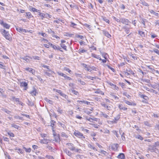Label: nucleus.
I'll return each mask as SVG.
<instances>
[{
    "label": "nucleus",
    "mask_w": 159,
    "mask_h": 159,
    "mask_svg": "<svg viewBox=\"0 0 159 159\" xmlns=\"http://www.w3.org/2000/svg\"><path fill=\"white\" fill-rule=\"evenodd\" d=\"M1 32L5 38L10 41L11 39V37L9 33V32L5 30H1Z\"/></svg>",
    "instance_id": "obj_1"
},
{
    "label": "nucleus",
    "mask_w": 159,
    "mask_h": 159,
    "mask_svg": "<svg viewBox=\"0 0 159 159\" xmlns=\"http://www.w3.org/2000/svg\"><path fill=\"white\" fill-rule=\"evenodd\" d=\"M157 149L155 145H149L148 149V150L151 152H154L157 153Z\"/></svg>",
    "instance_id": "obj_2"
},
{
    "label": "nucleus",
    "mask_w": 159,
    "mask_h": 159,
    "mask_svg": "<svg viewBox=\"0 0 159 159\" xmlns=\"http://www.w3.org/2000/svg\"><path fill=\"white\" fill-rule=\"evenodd\" d=\"M74 135L77 137L81 139H84L85 137L83 136V134L78 131H77L74 132Z\"/></svg>",
    "instance_id": "obj_3"
},
{
    "label": "nucleus",
    "mask_w": 159,
    "mask_h": 159,
    "mask_svg": "<svg viewBox=\"0 0 159 159\" xmlns=\"http://www.w3.org/2000/svg\"><path fill=\"white\" fill-rule=\"evenodd\" d=\"M0 24L6 29H9L10 28V25L6 23H4L2 20H0Z\"/></svg>",
    "instance_id": "obj_4"
},
{
    "label": "nucleus",
    "mask_w": 159,
    "mask_h": 159,
    "mask_svg": "<svg viewBox=\"0 0 159 159\" xmlns=\"http://www.w3.org/2000/svg\"><path fill=\"white\" fill-rule=\"evenodd\" d=\"M121 22L127 25H129V24L130 23L128 20L123 18H121Z\"/></svg>",
    "instance_id": "obj_5"
},
{
    "label": "nucleus",
    "mask_w": 159,
    "mask_h": 159,
    "mask_svg": "<svg viewBox=\"0 0 159 159\" xmlns=\"http://www.w3.org/2000/svg\"><path fill=\"white\" fill-rule=\"evenodd\" d=\"M66 145L68 146V148L71 151H73L75 150V147L74 146V144L71 143H67L66 144Z\"/></svg>",
    "instance_id": "obj_6"
},
{
    "label": "nucleus",
    "mask_w": 159,
    "mask_h": 159,
    "mask_svg": "<svg viewBox=\"0 0 159 159\" xmlns=\"http://www.w3.org/2000/svg\"><path fill=\"white\" fill-rule=\"evenodd\" d=\"M56 92L59 93L60 95L62 96L64 98L66 99H67L68 98V97L67 95H66L65 94L63 93L60 90H57Z\"/></svg>",
    "instance_id": "obj_7"
},
{
    "label": "nucleus",
    "mask_w": 159,
    "mask_h": 159,
    "mask_svg": "<svg viewBox=\"0 0 159 159\" xmlns=\"http://www.w3.org/2000/svg\"><path fill=\"white\" fill-rule=\"evenodd\" d=\"M51 140L49 139H42L40 140V143H41L48 144L50 142Z\"/></svg>",
    "instance_id": "obj_8"
},
{
    "label": "nucleus",
    "mask_w": 159,
    "mask_h": 159,
    "mask_svg": "<svg viewBox=\"0 0 159 159\" xmlns=\"http://www.w3.org/2000/svg\"><path fill=\"white\" fill-rule=\"evenodd\" d=\"M16 30L20 33H22L23 32L26 33L27 31L25 29H23L19 27H16Z\"/></svg>",
    "instance_id": "obj_9"
},
{
    "label": "nucleus",
    "mask_w": 159,
    "mask_h": 159,
    "mask_svg": "<svg viewBox=\"0 0 159 159\" xmlns=\"http://www.w3.org/2000/svg\"><path fill=\"white\" fill-rule=\"evenodd\" d=\"M20 86L25 87L24 89L26 90L28 89V83L25 82H22L20 83Z\"/></svg>",
    "instance_id": "obj_10"
},
{
    "label": "nucleus",
    "mask_w": 159,
    "mask_h": 159,
    "mask_svg": "<svg viewBox=\"0 0 159 159\" xmlns=\"http://www.w3.org/2000/svg\"><path fill=\"white\" fill-rule=\"evenodd\" d=\"M118 147V145L117 143H114L113 144L111 147V149L114 151L117 150Z\"/></svg>",
    "instance_id": "obj_11"
},
{
    "label": "nucleus",
    "mask_w": 159,
    "mask_h": 159,
    "mask_svg": "<svg viewBox=\"0 0 159 159\" xmlns=\"http://www.w3.org/2000/svg\"><path fill=\"white\" fill-rule=\"evenodd\" d=\"M81 65L82 66H83V67H84L85 68H86V70L87 71H90L89 70V68H90V66L89 65H87L86 64H85L82 63L81 64Z\"/></svg>",
    "instance_id": "obj_12"
},
{
    "label": "nucleus",
    "mask_w": 159,
    "mask_h": 159,
    "mask_svg": "<svg viewBox=\"0 0 159 159\" xmlns=\"http://www.w3.org/2000/svg\"><path fill=\"white\" fill-rule=\"evenodd\" d=\"M64 151L69 156H71L72 153L70 152L67 149L65 148L64 149Z\"/></svg>",
    "instance_id": "obj_13"
},
{
    "label": "nucleus",
    "mask_w": 159,
    "mask_h": 159,
    "mask_svg": "<svg viewBox=\"0 0 159 159\" xmlns=\"http://www.w3.org/2000/svg\"><path fill=\"white\" fill-rule=\"evenodd\" d=\"M79 102L80 103H84L87 105H89L90 102H89L84 101V100H78L77 101Z\"/></svg>",
    "instance_id": "obj_14"
},
{
    "label": "nucleus",
    "mask_w": 159,
    "mask_h": 159,
    "mask_svg": "<svg viewBox=\"0 0 159 159\" xmlns=\"http://www.w3.org/2000/svg\"><path fill=\"white\" fill-rule=\"evenodd\" d=\"M25 70L29 71L30 72L32 73V74L34 75L35 73V71L32 68H26L25 69Z\"/></svg>",
    "instance_id": "obj_15"
},
{
    "label": "nucleus",
    "mask_w": 159,
    "mask_h": 159,
    "mask_svg": "<svg viewBox=\"0 0 159 159\" xmlns=\"http://www.w3.org/2000/svg\"><path fill=\"white\" fill-rule=\"evenodd\" d=\"M54 139H53V141L56 142H57L59 141L60 138L59 135H56L54 134Z\"/></svg>",
    "instance_id": "obj_16"
},
{
    "label": "nucleus",
    "mask_w": 159,
    "mask_h": 159,
    "mask_svg": "<svg viewBox=\"0 0 159 159\" xmlns=\"http://www.w3.org/2000/svg\"><path fill=\"white\" fill-rule=\"evenodd\" d=\"M89 70L90 71H89L92 72V70L97 71L98 70V68L93 66H90Z\"/></svg>",
    "instance_id": "obj_17"
},
{
    "label": "nucleus",
    "mask_w": 159,
    "mask_h": 159,
    "mask_svg": "<svg viewBox=\"0 0 159 159\" xmlns=\"http://www.w3.org/2000/svg\"><path fill=\"white\" fill-rule=\"evenodd\" d=\"M149 11L151 14H153L154 15L156 16L157 17L159 16V14L155 12L153 10H150Z\"/></svg>",
    "instance_id": "obj_18"
},
{
    "label": "nucleus",
    "mask_w": 159,
    "mask_h": 159,
    "mask_svg": "<svg viewBox=\"0 0 159 159\" xmlns=\"http://www.w3.org/2000/svg\"><path fill=\"white\" fill-rule=\"evenodd\" d=\"M123 28L124 29L125 31L127 34H129L130 32V28H128L126 26L123 27Z\"/></svg>",
    "instance_id": "obj_19"
},
{
    "label": "nucleus",
    "mask_w": 159,
    "mask_h": 159,
    "mask_svg": "<svg viewBox=\"0 0 159 159\" xmlns=\"http://www.w3.org/2000/svg\"><path fill=\"white\" fill-rule=\"evenodd\" d=\"M103 34L105 36L107 37L108 38H110L111 37V35L108 32L106 31H103Z\"/></svg>",
    "instance_id": "obj_20"
},
{
    "label": "nucleus",
    "mask_w": 159,
    "mask_h": 159,
    "mask_svg": "<svg viewBox=\"0 0 159 159\" xmlns=\"http://www.w3.org/2000/svg\"><path fill=\"white\" fill-rule=\"evenodd\" d=\"M92 56L94 58L99 59V60H102V59L99 55H97L95 54H92Z\"/></svg>",
    "instance_id": "obj_21"
},
{
    "label": "nucleus",
    "mask_w": 159,
    "mask_h": 159,
    "mask_svg": "<svg viewBox=\"0 0 159 159\" xmlns=\"http://www.w3.org/2000/svg\"><path fill=\"white\" fill-rule=\"evenodd\" d=\"M117 158L121 159H124L125 158V155L123 153H120L118 155Z\"/></svg>",
    "instance_id": "obj_22"
},
{
    "label": "nucleus",
    "mask_w": 159,
    "mask_h": 159,
    "mask_svg": "<svg viewBox=\"0 0 159 159\" xmlns=\"http://www.w3.org/2000/svg\"><path fill=\"white\" fill-rule=\"evenodd\" d=\"M30 11H32L33 12H38V13H39V11H40L39 10L37 9L31 7V8H30Z\"/></svg>",
    "instance_id": "obj_23"
},
{
    "label": "nucleus",
    "mask_w": 159,
    "mask_h": 159,
    "mask_svg": "<svg viewBox=\"0 0 159 159\" xmlns=\"http://www.w3.org/2000/svg\"><path fill=\"white\" fill-rule=\"evenodd\" d=\"M118 107L120 109L123 110H126L127 109V108L124 107L122 104H120Z\"/></svg>",
    "instance_id": "obj_24"
},
{
    "label": "nucleus",
    "mask_w": 159,
    "mask_h": 159,
    "mask_svg": "<svg viewBox=\"0 0 159 159\" xmlns=\"http://www.w3.org/2000/svg\"><path fill=\"white\" fill-rule=\"evenodd\" d=\"M120 114H118L117 115L116 117H115L114 118V120L117 123V122L120 119Z\"/></svg>",
    "instance_id": "obj_25"
},
{
    "label": "nucleus",
    "mask_w": 159,
    "mask_h": 159,
    "mask_svg": "<svg viewBox=\"0 0 159 159\" xmlns=\"http://www.w3.org/2000/svg\"><path fill=\"white\" fill-rule=\"evenodd\" d=\"M88 146L89 148H90L93 149L94 150L97 151V149L94 146L91 145V144L89 143L88 144Z\"/></svg>",
    "instance_id": "obj_26"
},
{
    "label": "nucleus",
    "mask_w": 159,
    "mask_h": 159,
    "mask_svg": "<svg viewBox=\"0 0 159 159\" xmlns=\"http://www.w3.org/2000/svg\"><path fill=\"white\" fill-rule=\"evenodd\" d=\"M44 100L46 102L49 103L50 104H53V102L51 100L47 98H44Z\"/></svg>",
    "instance_id": "obj_27"
},
{
    "label": "nucleus",
    "mask_w": 159,
    "mask_h": 159,
    "mask_svg": "<svg viewBox=\"0 0 159 159\" xmlns=\"http://www.w3.org/2000/svg\"><path fill=\"white\" fill-rule=\"evenodd\" d=\"M28 57L31 59H34V60H40V57L38 56H33L32 57Z\"/></svg>",
    "instance_id": "obj_28"
},
{
    "label": "nucleus",
    "mask_w": 159,
    "mask_h": 159,
    "mask_svg": "<svg viewBox=\"0 0 159 159\" xmlns=\"http://www.w3.org/2000/svg\"><path fill=\"white\" fill-rule=\"evenodd\" d=\"M60 46L61 47L63 48L64 50L67 51V46L64 43H61Z\"/></svg>",
    "instance_id": "obj_29"
},
{
    "label": "nucleus",
    "mask_w": 159,
    "mask_h": 159,
    "mask_svg": "<svg viewBox=\"0 0 159 159\" xmlns=\"http://www.w3.org/2000/svg\"><path fill=\"white\" fill-rule=\"evenodd\" d=\"M30 93L31 95L34 96L36 95V91L35 89H34V90L30 92Z\"/></svg>",
    "instance_id": "obj_30"
},
{
    "label": "nucleus",
    "mask_w": 159,
    "mask_h": 159,
    "mask_svg": "<svg viewBox=\"0 0 159 159\" xmlns=\"http://www.w3.org/2000/svg\"><path fill=\"white\" fill-rule=\"evenodd\" d=\"M151 87L154 89H157L158 88V85L157 84H155L151 85Z\"/></svg>",
    "instance_id": "obj_31"
},
{
    "label": "nucleus",
    "mask_w": 159,
    "mask_h": 159,
    "mask_svg": "<svg viewBox=\"0 0 159 159\" xmlns=\"http://www.w3.org/2000/svg\"><path fill=\"white\" fill-rule=\"evenodd\" d=\"M23 148L25 150V151L29 153L31 152V149L30 148H26L25 147H23Z\"/></svg>",
    "instance_id": "obj_32"
},
{
    "label": "nucleus",
    "mask_w": 159,
    "mask_h": 159,
    "mask_svg": "<svg viewBox=\"0 0 159 159\" xmlns=\"http://www.w3.org/2000/svg\"><path fill=\"white\" fill-rule=\"evenodd\" d=\"M39 13V15L42 17V19H43V18L46 17V16H45L46 15L45 14L42 13H40V11Z\"/></svg>",
    "instance_id": "obj_33"
},
{
    "label": "nucleus",
    "mask_w": 159,
    "mask_h": 159,
    "mask_svg": "<svg viewBox=\"0 0 159 159\" xmlns=\"http://www.w3.org/2000/svg\"><path fill=\"white\" fill-rule=\"evenodd\" d=\"M140 96L141 98L146 100H147L148 99V97L145 95H140Z\"/></svg>",
    "instance_id": "obj_34"
},
{
    "label": "nucleus",
    "mask_w": 159,
    "mask_h": 159,
    "mask_svg": "<svg viewBox=\"0 0 159 159\" xmlns=\"http://www.w3.org/2000/svg\"><path fill=\"white\" fill-rule=\"evenodd\" d=\"M15 149L16 150H17V152L18 153H20L22 154L23 152V151L21 149L18 148H16Z\"/></svg>",
    "instance_id": "obj_35"
},
{
    "label": "nucleus",
    "mask_w": 159,
    "mask_h": 159,
    "mask_svg": "<svg viewBox=\"0 0 159 159\" xmlns=\"http://www.w3.org/2000/svg\"><path fill=\"white\" fill-rule=\"evenodd\" d=\"M87 50H84L83 49H82V48H80L79 50V53L80 54H81V53H84L85 52H87Z\"/></svg>",
    "instance_id": "obj_36"
},
{
    "label": "nucleus",
    "mask_w": 159,
    "mask_h": 159,
    "mask_svg": "<svg viewBox=\"0 0 159 159\" xmlns=\"http://www.w3.org/2000/svg\"><path fill=\"white\" fill-rule=\"evenodd\" d=\"M57 109V111L60 114H61L63 113V110L61 109L60 107H58L56 108Z\"/></svg>",
    "instance_id": "obj_37"
},
{
    "label": "nucleus",
    "mask_w": 159,
    "mask_h": 159,
    "mask_svg": "<svg viewBox=\"0 0 159 159\" xmlns=\"http://www.w3.org/2000/svg\"><path fill=\"white\" fill-rule=\"evenodd\" d=\"M135 137L136 138L140 139L141 140H142L143 139V138L141 136L139 135H135Z\"/></svg>",
    "instance_id": "obj_38"
},
{
    "label": "nucleus",
    "mask_w": 159,
    "mask_h": 159,
    "mask_svg": "<svg viewBox=\"0 0 159 159\" xmlns=\"http://www.w3.org/2000/svg\"><path fill=\"white\" fill-rule=\"evenodd\" d=\"M48 43L55 50H57L58 47H57L56 45L53 44H52L50 43L49 42Z\"/></svg>",
    "instance_id": "obj_39"
},
{
    "label": "nucleus",
    "mask_w": 159,
    "mask_h": 159,
    "mask_svg": "<svg viewBox=\"0 0 159 159\" xmlns=\"http://www.w3.org/2000/svg\"><path fill=\"white\" fill-rule=\"evenodd\" d=\"M26 16L28 17V19L30 18L31 17H33L31 13L30 12H26Z\"/></svg>",
    "instance_id": "obj_40"
},
{
    "label": "nucleus",
    "mask_w": 159,
    "mask_h": 159,
    "mask_svg": "<svg viewBox=\"0 0 159 159\" xmlns=\"http://www.w3.org/2000/svg\"><path fill=\"white\" fill-rule=\"evenodd\" d=\"M11 126L12 127H14L16 129H18L19 128V126L18 125H17L14 124H11Z\"/></svg>",
    "instance_id": "obj_41"
},
{
    "label": "nucleus",
    "mask_w": 159,
    "mask_h": 159,
    "mask_svg": "<svg viewBox=\"0 0 159 159\" xmlns=\"http://www.w3.org/2000/svg\"><path fill=\"white\" fill-rule=\"evenodd\" d=\"M138 33L142 37H144L145 36L144 32L143 31H139Z\"/></svg>",
    "instance_id": "obj_42"
},
{
    "label": "nucleus",
    "mask_w": 159,
    "mask_h": 159,
    "mask_svg": "<svg viewBox=\"0 0 159 159\" xmlns=\"http://www.w3.org/2000/svg\"><path fill=\"white\" fill-rule=\"evenodd\" d=\"M102 56L105 59H107V54L105 53H103L101 54Z\"/></svg>",
    "instance_id": "obj_43"
},
{
    "label": "nucleus",
    "mask_w": 159,
    "mask_h": 159,
    "mask_svg": "<svg viewBox=\"0 0 159 159\" xmlns=\"http://www.w3.org/2000/svg\"><path fill=\"white\" fill-rule=\"evenodd\" d=\"M61 137L66 138L68 137V135H67L64 132H62L61 133Z\"/></svg>",
    "instance_id": "obj_44"
},
{
    "label": "nucleus",
    "mask_w": 159,
    "mask_h": 159,
    "mask_svg": "<svg viewBox=\"0 0 159 159\" xmlns=\"http://www.w3.org/2000/svg\"><path fill=\"white\" fill-rule=\"evenodd\" d=\"M69 86L71 88V90L75 88V84L73 83H70L69 84Z\"/></svg>",
    "instance_id": "obj_45"
},
{
    "label": "nucleus",
    "mask_w": 159,
    "mask_h": 159,
    "mask_svg": "<svg viewBox=\"0 0 159 159\" xmlns=\"http://www.w3.org/2000/svg\"><path fill=\"white\" fill-rule=\"evenodd\" d=\"M141 3H142L143 5L146 6H148V3L146 2L145 1H141Z\"/></svg>",
    "instance_id": "obj_46"
},
{
    "label": "nucleus",
    "mask_w": 159,
    "mask_h": 159,
    "mask_svg": "<svg viewBox=\"0 0 159 159\" xmlns=\"http://www.w3.org/2000/svg\"><path fill=\"white\" fill-rule=\"evenodd\" d=\"M102 20L105 21L106 22L109 23V20L107 19L106 17H102Z\"/></svg>",
    "instance_id": "obj_47"
},
{
    "label": "nucleus",
    "mask_w": 159,
    "mask_h": 159,
    "mask_svg": "<svg viewBox=\"0 0 159 159\" xmlns=\"http://www.w3.org/2000/svg\"><path fill=\"white\" fill-rule=\"evenodd\" d=\"M27 57H23L21 58V59L27 62H29L30 61L29 59L27 58Z\"/></svg>",
    "instance_id": "obj_48"
},
{
    "label": "nucleus",
    "mask_w": 159,
    "mask_h": 159,
    "mask_svg": "<svg viewBox=\"0 0 159 159\" xmlns=\"http://www.w3.org/2000/svg\"><path fill=\"white\" fill-rule=\"evenodd\" d=\"M70 23H71V24H70V26L71 27H72L73 28H75V27L77 25L76 24H75L72 22H71Z\"/></svg>",
    "instance_id": "obj_49"
},
{
    "label": "nucleus",
    "mask_w": 159,
    "mask_h": 159,
    "mask_svg": "<svg viewBox=\"0 0 159 159\" xmlns=\"http://www.w3.org/2000/svg\"><path fill=\"white\" fill-rule=\"evenodd\" d=\"M95 93H97V94H98V93L100 94H101L102 95H103L104 94V93L101 90H99L98 91H95Z\"/></svg>",
    "instance_id": "obj_50"
},
{
    "label": "nucleus",
    "mask_w": 159,
    "mask_h": 159,
    "mask_svg": "<svg viewBox=\"0 0 159 159\" xmlns=\"http://www.w3.org/2000/svg\"><path fill=\"white\" fill-rule=\"evenodd\" d=\"M94 78L93 77H91V76H86L85 77V79L87 78L89 79V80H93Z\"/></svg>",
    "instance_id": "obj_51"
},
{
    "label": "nucleus",
    "mask_w": 159,
    "mask_h": 159,
    "mask_svg": "<svg viewBox=\"0 0 159 159\" xmlns=\"http://www.w3.org/2000/svg\"><path fill=\"white\" fill-rule=\"evenodd\" d=\"M42 138H47V134H40Z\"/></svg>",
    "instance_id": "obj_52"
},
{
    "label": "nucleus",
    "mask_w": 159,
    "mask_h": 159,
    "mask_svg": "<svg viewBox=\"0 0 159 159\" xmlns=\"http://www.w3.org/2000/svg\"><path fill=\"white\" fill-rule=\"evenodd\" d=\"M126 71H127L129 72V73L132 74V75H135L134 73L131 70H127Z\"/></svg>",
    "instance_id": "obj_53"
},
{
    "label": "nucleus",
    "mask_w": 159,
    "mask_h": 159,
    "mask_svg": "<svg viewBox=\"0 0 159 159\" xmlns=\"http://www.w3.org/2000/svg\"><path fill=\"white\" fill-rule=\"evenodd\" d=\"M71 91L74 94H75V95H78L79 94L78 92L75 90H74V89H71Z\"/></svg>",
    "instance_id": "obj_54"
},
{
    "label": "nucleus",
    "mask_w": 159,
    "mask_h": 159,
    "mask_svg": "<svg viewBox=\"0 0 159 159\" xmlns=\"http://www.w3.org/2000/svg\"><path fill=\"white\" fill-rule=\"evenodd\" d=\"M114 19L117 22H121V18L120 19H119L116 18L115 17H114Z\"/></svg>",
    "instance_id": "obj_55"
},
{
    "label": "nucleus",
    "mask_w": 159,
    "mask_h": 159,
    "mask_svg": "<svg viewBox=\"0 0 159 159\" xmlns=\"http://www.w3.org/2000/svg\"><path fill=\"white\" fill-rule=\"evenodd\" d=\"M14 117L15 119H19L21 120H23V119L22 117H20L19 116H14Z\"/></svg>",
    "instance_id": "obj_56"
},
{
    "label": "nucleus",
    "mask_w": 159,
    "mask_h": 159,
    "mask_svg": "<svg viewBox=\"0 0 159 159\" xmlns=\"http://www.w3.org/2000/svg\"><path fill=\"white\" fill-rule=\"evenodd\" d=\"M100 152L105 155H106V154H107V153L106 152L102 150H100Z\"/></svg>",
    "instance_id": "obj_57"
},
{
    "label": "nucleus",
    "mask_w": 159,
    "mask_h": 159,
    "mask_svg": "<svg viewBox=\"0 0 159 159\" xmlns=\"http://www.w3.org/2000/svg\"><path fill=\"white\" fill-rule=\"evenodd\" d=\"M150 92L151 93H154L156 94H157L158 93L157 92L152 89H150Z\"/></svg>",
    "instance_id": "obj_58"
},
{
    "label": "nucleus",
    "mask_w": 159,
    "mask_h": 159,
    "mask_svg": "<svg viewBox=\"0 0 159 159\" xmlns=\"http://www.w3.org/2000/svg\"><path fill=\"white\" fill-rule=\"evenodd\" d=\"M105 65L106 66H107L109 69H111L113 72H114L115 70H114V68H113L111 67L110 66H109L108 65Z\"/></svg>",
    "instance_id": "obj_59"
},
{
    "label": "nucleus",
    "mask_w": 159,
    "mask_h": 159,
    "mask_svg": "<svg viewBox=\"0 0 159 159\" xmlns=\"http://www.w3.org/2000/svg\"><path fill=\"white\" fill-rule=\"evenodd\" d=\"M112 133L114 134H115L116 137H119V135L118 134H117L116 131H115V130H113L112 131Z\"/></svg>",
    "instance_id": "obj_60"
},
{
    "label": "nucleus",
    "mask_w": 159,
    "mask_h": 159,
    "mask_svg": "<svg viewBox=\"0 0 159 159\" xmlns=\"http://www.w3.org/2000/svg\"><path fill=\"white\" fill-rule=\"evenodd\" d=\"M153 51L159 55V50L157 49H154Z\"/></svg>",
    "instance_id": "obj_61"
},
{
    "label": "nucleus",
    "mask_w": 159,
    "mask_h": 159,
    "mask_svg": "<svg viewBox=\"0 0 159 159\" xmlns=\"http://www.w3.org/2000/svg\"><path fill=\"white\" fill-rule=\"evenodd\" d=\"M8 134L11 137H14V134L12 132H8Z\"/></svg>",
    "instance_id": "obj_62"
},
{
    "label": "nucleus",
    "mask_w": 159,
    "mask_h": 159,
    "mask_svg": "<svg viewBox=\"0 0 159 159\" xmlns=\"http://www.w3.org/2000/svg\"><path fill=\"white\" fill-rule=\"evenodd\" d=\"M51 125L53 126L55 125L56 123V122L55 121H54V120H52L51 121Z\"/></svg>",
    "instance_id": "obj_63"
},
{
    "label": "nucleus",
    "mask_w": 159,
    "mask_h": 159,
    "mask_svg": "<svg viewBox=\"0 0 159 159\" xmlns=\"http://www.w3.org/2000/svg\"><path fill=\"white\" fill-rule=\"evenodd\" d=\"M46 157L48 159H54L53 157L50 155H47Z\"/></svg>",
    "instance_id": "obj_64"
}]
</instances>
